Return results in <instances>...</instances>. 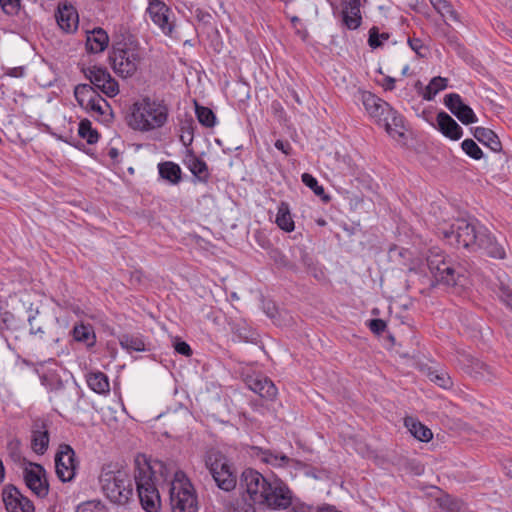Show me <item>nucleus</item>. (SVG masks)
I'll use <instances>...</instances> for the list:
<instances>
[{"label":"nucleus","mask_w":512,"mask_h":512,"mask_svg":"<svg viewBox=\"0 0 512 512\" xmlns=\"http://www.w3.org/2000/svg\"><path fill=\"white\" fill-rule=\"evenodd\" d=\"M301 179H302V182L307 187H309L311 190H313L315 195L321 197L326 202L329 201L330 198L327 195H325L324 188L318 184V181L315 177H313L309 173H303L301 176Z\"/></svg>","instance_id":"58836bf2"},{"label":"nucleus","mask_w":512,"mask_h":512,"mask_svg":"<svg viewBox=\"0 0 512 512\" xmlns=\"http://www.w3.org/2000/svg\"><path fill=\"white\" fill-rule=\"evenodd\" d=\"M72 334L73 338L77 342H81L85 344L87 347H92L96 343V336L90 325H75L72 330Z\"/></svg>","instance_id":"72a5a7b5"},{"label":"nucleus","mask_w":512,"mask_h":512,"mask_svg":"<svg viewBox=\"0 0 512 512\" xmlns=\"http://www.w3.org/2000/svg\"><path fill=\"white\" fill-rule=\"evenodd\" d=\"M318 512H341V511L337 510V509H336L335 507H333V506H329V505H327V506H323V507H321V508L318 510Z\"/></svg>","instance_id":"6e6d98bb"},{"label":"nucleus","mask_w":512,"mask_h":512,"mask_svg":"<svg viewBox=\"0 0 512 512\" xmlns=\"http://www.w3.org/2000/svg\"><path fill=\"white\" fill-rule=\"evenodd\" d=\"M3 502L8 512H34L33 503L14 486L4 488Z\"/></svg>","instance_id":"dca6fc26"},{"label":"nucleus","mask_w":512,"mask_h":512,"mask_svg":"<svg viewBox=\"0 0 512 512\" xmlns=\"http://www.w3.org/2000/svg\"><path fill=\"white\" fill-rule=\"evenodd\" d=\"M195 17L199 22H202L204 24H209L212 19L210 13L202 11L200 9L195 10Z\"/></svg>","instance_id":"603ef678"},{"label":"nucleus","mask_w":512,"mask_h":512,"mask_svg":"<svg viewBox=\"0 0 512 512\" xmlns=\"http://www.w3.org/2000/svg\"><path fill=\"white\" fill-rule=\"evenodd\" d=\"M444 104L463 124L468 125L477 122V117L472 108L462 101L459 94H447L444 98Z\"/></svg>","instance_id":"2eb2a0df"},{"label":"nucleus","mask_w":512,"mask_h":512,"mask_svg":"<svg viewBox=\"0 0 512 512\" xmlns=\"http://www.w3.org/2000/svg\"><path fill=\"white\" fill-rule=\"evenodd\" d=\"M316 222H317V224L319 226H325L326 225V220H324L322 218L318 219Z\"/></svg>","instance_id":"e2e57ef3"},{"label":"nucleus","mask_w":512,"mask_h":512,"mask_svg":"<svg viewBox=\"0 0 512 512\" xmlns=\"http://www.w3.org/2000/svg\"><path fill=\"white\" fill-rule=\"evenodd\" d=\"M100 482L105 496L115 504H126L133 495L131 479L125 472H106Z\"/></svg>","instance_id":"6e6552de"},{"label":"nucleus","mask_w":512,"mask_h":512,"mask_svg":"<svg viewBox=\"0 0 512 512\" xmlns=\"http://www.w3.org/2000/svg\"><path fill=\"white\" fill-rule=\"evenodd\" d=\"M464 368L475 378L490 381L494 373L489 365L471 356H464Z\"/></svg>","instance_id":"5701e85b"},{"label":"nucleus","mask_w":512,"mask_h":512,"mask_svg":"<svg viewBox=\"0 0 512 512\" xmlns=\"http://www.w3.org/2000/svg\"><path fill=\"white\" fill-rule=\"evenodd\" d=\"M78 134L85 139L88 144H95L99 140V133L92 128V124L88 119H83L79 123Z\"/></svg>","instance_id":"e433bc0d"},{"label":"nucleus","mask_w":512,"mask_h":512,"mask_svg":"<svg viewBox=\"0 0 512 512\" xmlns=\"http://www.w3.org/2000/svg\"><path fill=\"white\" fill-rule=\"evenodd\" d=\"M289 512H314L313 507L309 506L303 502L295 501L292 498V503L289 505Z\"/></svg>","instance_id":"de8ad7c7"},{"label":"nucleus","mask_w":512,"mask_h":512,"mask_svg":"<svg viewBox=\"0 0 512 512\" xmlns=\"http://www.w3.org/2000/svg\"><path fill=\"white\" fill-rule=\"evenodd\" d=\"M461 147L463 151L471 158L475 160H479L483 156V152L480 147L476 144V142L472 139H465Z\"/></svg>","instance_id":"79ce46f5"},{"label":"nucleus","mask_w":512,"mask_h":512,"mask_svg":"<svg viewBox=\"0 0 512 512\" xmlns=\"http://www.w3.org/2000/svg\"><path fill=\"white\" fill-rule=\"evenodd\" d=\"M21 6V0H0L2 11L10 16L17 15Z\"/></svg>","instance_id":"c03bdc74"},{"label":"nucleus","mask_w":512,"mask_h":512,"mask_svg":"<svg viewBox=\"0 0 512 512\" xmlns=\"http://www.w3.org/2000/svg\"><path fill=\"white\" fill-rule=\"evenodd\" d=\"M404 424L409 432L418 440L428 442L432 439V431L413 417H406Z\"/></svg>","instance_id":"cd10ccee"},{"label":"nucleus","mask_w":512,"mask_h":512,"mask_svg":"<svg viewBox=\"0 0 512 512\" xmlns=\"http://www.w3.org/2000/svg\"><path fill=\"white\" fill-rule=\"evenodd\" d=\"M498 295L501 301L512 309V290L503 281H500Z\"/></svg>","instance_id":"49530a36"},{"label":"nucleus","mask_w":512,"mask_h":512,"mask_svg":"<svg viewBox=\"0 0 512 512\" xmlns=\"http://www.w3.org/2000/svg\"><path fill=\"white\" fill-rule=\"evenodd\" d=\"M86 382L89 388L97 394L106 395L110 392L109 379L107 375L101 371L88 373Z\"/></svg>","instance_id":"bb28decb"},{"label":"nucleus","mask_w":512,"mask_h":512,"mask_svg":"<svg viewBox=\"0 0 512 512\" xmlns=\"http://www.w3.org/2000/svg\"><path fill=\"white\" fill-rule=\"evenodd\" d=\"M369 328L372 332L380 334L386 329V323L382 319H372L369 322Z\"/></svg>","instance_id":"3c124183"},{"label":"nucleus","mask_w":512,"mask_h":512,"mask_svg":"<svg viewBox=\"0 0 512 512\" xmlns=\"http://www.w3.org/2000/svg\"><path fill=\"white\" fill-rule=\"evenodd\" d=\"M439 131L452 140H459L463 130L460 125L446 112L441 111L436 117Z\"/></svg>","instance_id":"412c9836"},{"label":"nucleus","mask_w":512,"mask_h":512,"mask_svg":"<svg viewBox=\"0 0 512 512\" xmlns=\"http://www.w3.org/2000/svg\"><path fill=\"white\" fill-rule=\"evenodd\" d=\"M252 451L253 455L260 461L275 467H283L290 462V458L285 454L277 453L269 449L254 446L252 447Z\"/></svg>","instance_id":"b1692460"},{"label":"nucleus","mask_w":512,"mask_h":512,"mask_svg":"<svg viewBox=\"0 0 512 512\" xmlns=\"http://www.w3.org/2000/svg\"><path fill=\"white\" fill-rule=\"evenodd\" d=\"M159 467L163 477H167L166 466L161 461H149L144 455L135 458L134 480L142 508L146 512H158L161 498L155 485V469Z\"/></svg>","instance_id":"20e7f679"},{"label":"nucleus","mask_w":512,"mask_h":512,"mask_svg":"<svg viewBox=\"0 0 512 512\" xmlns=\"http://www.w3.org/2000/svg\"><path fill=\"white\" fill-rule=\"evenodd\" d=\"M85 77L96 90H100L108 97H114L119 93L117 81L110 75L106 68L89 66L82 68Z\"/></svg>","instance_id":"9d476101"},{"label":"nucleus","mask_w":512,"mask_h":512,"mask_svg":"<svg viewBox=\"0 0 512 512\" xmlns=\"http://www.w3.org/2000/svg\"><path fill=\"white\" fill-rule=\"evenodd\" d=\"M192 139H193V137H192V135H190V138L188 139V142H186V141L184 140V136H181V140L183 141V143H184L186 146L191 144Z\"/></svg>","instance_id":"680f3d73"},{"label":"nucleus","mask_w":512,"mask_h":512,"mask_svg":"<svg viewBox=\"0 0 512 512\" xmlns=\"http://www.w3.org/2000/svg\"><path fill=\"white\" fill-rule=\"evenodd\" d=\"M473 136L483 145L487 146L494 152L502 150V144L497 134L491 129L485 127H476L473 130Z\"/></svg>","instance_id":"a878e982"},{"label":"nucleus","mask_w":512,"mask_h":512,"mask_svg":"<svg viewBox=\"0 0 512 512\" xmlns=\"http://www.w3.org/2000/svg\"><path fill=\"white\" fill-rule=\"evenodd\" d=\"M174 349L177 353L189 357L192 355L191 347L184 341L176 340L174 342Z\"/></svg>","instance_id":"09e8293b"},{"label":"nucleus","mask_w":512,"mask_h":512,"mask_svg":"<svg viewBox=\"0 0 512 512\" xmlns=\"http://www.w3.org/2000/svg\"><path fill=\"white\" fill-rule=\"evenodd\" d=\"M204 463L219 489L230 492L236 488V473L222 453L213 450L207 452Z\"/></svg>","instance_id":"0eeeda50"},{"label":"nucleus","mask_w":512,"mask_h":512,"mask_svg":"<svg viewBox=\"0 0 512 512\" xmlns=\"http://www.w3.org/2000/svg\"><path fill=\"white\" fill-rule=\"evenodd\" d=\"M226 512H256V508L246 499L236 500L230 506L227 507Z\"/></svg>","instance_id":"37998d69"},{"label":"nucleus","mask_w":512,"mask_h":512,"mask_svg":"<svg viewBox=\"0 0 512 512\" xmlns=\"http://www.w3.org/2000/svg\"><path fill=\"white\" fill-rule=\"evenodd\" d=\"M448 85L447 78H443L440 76L434 77L431 79L429 84L426 87V91L423 95L424 99L431 101L434 97L442 90H444Z\"/></svg>","instance_id":"c9c22d12"},{"label":"nucleus","mask_w":512,"mask_h":512,"mask_svg":"<svg viewBox=\"0 0 512 512\" xmlns=\"http://www.w3.org/2000/svg\"><path fill=\"white\" fill-rule=\"evenodd\" d=\"M240 486L254 506L281 511L292 503V491L285 482L278 478L270 480L251 468L242 472Z\"/></svg>","instance_id":"f257e3e1"},{"label":"nucleus","mask_w":512,"mask_h":512,"mask_svg":"<svg viewBox=\"0 0 512 512\" xmlns=\"http://www.w3.org/2000/svg\"><path fill=\"white\" fill-rule=\"evenodd\" d=\"M505 469L507 474L512 477V461L505 465Z\"/></svg>","instance_id":"13d9d810"},{"label":"nucleus","mask_w":512,"mask_h":512,"mask_svg":"<svg viewBox=\"0 0 512 512\" xmlns=\"http://www.w3.org/2000/svg\"><path fill=\"white\" fill-rule=\"evenodd\" d=\"M408 45L419 57L424 58L427 56L428 48L421 39L408 38Z\"/></svg>","instance_id":"a18cd8bd"},{"label":"nucleus","mask_w":512,"mask_h":512,"mask_svg":"<svg viewBox=\"0 0 512 512\" xmlns=\"http://www.w3.org/2000/svg\"><path fill=\"white\" fill-rule=\"evenodd\" d=\"M109 155L112 157V158H115L117 155H118V152L116 149L112 148L110 151H109Z\"/></svg>","instance_id":"052dcab7"},{"label":"nucleus","mask_w":512,"mask_h":512,"mask_svg":"<svg viewBox=\"0 0 512 512\" xmlns=\"http://www.w3.org/2000/svg\"><path fill=\"white\" fill-rule=\"evenodd\" d=\"M246 384L250 390L267 400H274L277 396V388L268 377L263 375L249 376Z\"/></svg>","instance_id":"a211bd4d"},{"label":"nucleus","mask_w":512,"mask_h":512,"mask_svg":"<svg viewBox=\"0 0 512 512\" xmlns=\"http://www.w3.org/2000/svg\"><path fill=\"white\" fill-rule=\"evenodd\" d=\"M100 503L89 501L77 507L76 512H100Z\"/></svg>","instance_id":"8fccbe9b"},{"label":"nucleus","mask_w":512,"mask_h":512,"mask_svg":"<svg viewBox=\"0 0 512 512\" xmlns=\"http://www.w3.org/2000/svg\"><path fill=\"white\" fill-rule=\"evenodd\" d=\"M168 117L169 108L164 100L143 96L129 107L126 121L131 129L147 133L165 126Z\"/></svg>","instance_id":"7ed1b4c3"},{"label":"nucleus","mask_w":512,"mask_h":512,"mask_svg":"<svg viewBox=\"0 0 512 512\" xmlns=\"http://www.w3.org/2000/svg\"><path fill=\"white\" fill-rule=\"evenodd\" d=\"M160 176L171 184H178L181 181V168L174 162H163L158 165Z\"/></svg>","instance_id":"2f4dec72"},{"label":"nucleus","mask_w":512,"mask_h":512,"mask_svg":"<svg viewBox=\"0 0 512 512\" xmlns=\"http://www.w3.org/2000/svg\"><path fill=\"white\" fill-rule=\"evenodd\" d=\"M429 379L431 382L444 389H449L453 385L451 377L445 371H431L429 373Z\"/></svg>","instance_id":"ea45409f"},{"label":"nucleus","mask_w":512,"mask_h":512,"mask_svg":"<svg viewBox=\"0 0 512 512\" xmlns=\"http://www.w3.org/2000/svg\"><path fill=\"white\" fill-rule=\"evenodd\" d=\"M100 94L90 84H78L74 89V96L80 107L84 108Z\"/></svg>","instance_id":"7c9ffc66"},{"label":"nucleus","mask_w":512,"mask_h":512,"mask_svg":"<svg viewBox=\"0 0 512 512\" xmlns=\"http://www.w3.org/2000/svg\"><path fill=\"white\" fill-rule=\"evenodd\" d=\"M172 512H197L198 501L195 489L184 472L176 471L170 487Z\"/></svg>","instance_id":"423d86ee"},{"label":"nucleus","mask_w":512,"mask_h":512,"mask_svg":"<svg viewBox=\"0 0 512 512\" xmlns=\"http://www.w3.org/2000/svg\"><path fill=\"white\" fill-rule=\"evenodd\" d=\"M343 21L349 29H357L361 25L360 0H344Z\"/></svg>","instance_id":"4be33fe9"},{"label":"nucleus","mask_w":512,"mask_h":512,"mask_svg":"<svg viewBox=\"0 0 512 512\" xmlns=\"http://www.w3.org/2000/svg\"><path fill=\"white\" fill-rule=\"evenodd\" d=\"M361 101L370 117L383 126L390 136L403 135V118L389 103L368 91L361 93Z\"/></svg>","instance_id":"39448f33"},{"label":"nucleus","mask_w":512,"mask_h":512,"mask_svg":"<svg viewBox=\"0 0 512 512\" xmlns=\"http://www.w3.org/2000/svg\"><path fill=\"white\" fill-rule=\"evenodd\" d=\"M450 43L455 44L456 46H459L458 40L455 36L448 39Z\"/></svg>","instance_id":"bf43d9fd"},{"label":"nucleus","mask_w":512,"mask_h":512,"mask_svg":"<svg viewBox=\"0 0 512 512\" xmlns=\"http://www.w3.org/2000/svg\"><path fill=\"white\" fill-rule=\"evenodd\" d=\"M76 468L77 462L74 450L69 445H60L55 457L57 477L62 482H69L75 477Z\"/></svg>","instance_id":"f8f14e48"},{"label":"nucleus","mask_w":512,"mask_h":512,"mask_svg":"<svg viewBox=\"0 0 512 512\" xmlns=\"http://www.w3.org/2000/svg\"><path fill=\"white\" fill-rule=\"evenodd\" d=\"M274 145L278 150L283 152L285 155H289L291 153L292 148L288 141L276 140Z\"/></svg>","instance_id":"864d4df0"},{"label":"nucleus","mask_w":512,"mask_h":512,"mask_svg":"<svg viewBox=\"0 0 512 512\" xmlns=\"http://www.w3.org/2000/svg\"><path fill=\"white\" fill-rule=\"evenodd\" d=\"M31 446L35 453L43 455L49 445V432L44 421H36L31 431Z\"/></svg>","instance_id":"aec40b11"},{"label":"nucleus","mask_w":512,"mask_h":512,"mask_svg":"<svg viewBox=\"0 0 512 512\" xmlns=\"http://www.w3.org/2000/svg\"><path fill=\"white\" fill-rule=\"evenodd\" d=\"M109 59L114 72L123 78L132 76L137 71L140 61L135 50L121 48H114Z\"/></svg>","instance_id":"9b49d317"},{"label":"nucleus","mask_w":512,"mask_h":512,"mask_svg":"<svg viewBox=\"0 0 512 512\" xmlns=\"http://www.w3.org/2000/svg\"><path fill=\"white\" fill-rule=\"evenodd\" d=\"M11 75H12L13 77H16V76H17V74H16L15 72H14V73H11Z\"/></svg>","instance_id":"69168bd1"},{"label":"nucleus","mask_w":512,"mask_h":512,"mask_svg":"<svg viewBox=\"0 0 512 512\" xmlns=\"http://www.w3.org/2000/svg\"><path fill=\"white\" fill-rule=\"evenodd\" d=\"M109 43L108 34L102 28H95L87 32L86 49L91 53L104 51Z\"/></svg>","instance_id":"393cba45"},{"label":"nucleus","mask_w":512,"mask_h":512,"mask_svg":"<svg viewBox=\"0 0 512 512\" xmlns=\"http://www.w3.org/2000/svg\"><path fill=\"white\" fill-rule=\"evenodd\" d=\"M408 69H409V67H408V66H406V67L403 69V74H406V73H407V71H408Z\"/></svg>","instance_id":"0e129e2a"},{"label":"nucleus","mask_w":512,"mask_h":512,"mask_svg":"<svg viewBox=\"0 0 512 512\" xmlns=\"http://www.w3.org/2000/svg\"><path fill=\"white\" fill-rule=\"evenodd\" d=\"M183 164L192 175L200 182L206 183L210 178L208 165L199 158L192 149H187L183 158Z\"/></svg>","instance_id":"6ab92c4d"},{"label":"nucleus","mask_w":512,"mask_h":512,"mask_svg":"<svg viewBox=\"0 0 512 512\" xmlns=\"http://www.w3.org/2000/svg\"><path fill=\"white\" fill-rule=\"evenodd\" d=\"M83 109L91 113L93 116L103 117L104 119H107L112 114L111 106L101 95L93 99L89 105Z\"/></svg>","instance_id":"f704fd0d"},{"label":"nucleus","mask_w":512,"mask_h":512,"mask_svg":"<svg viewBox=\"0 0 512 512\" xmlns=\"http://www.w3.org/2000/svg\"><path fill=\"white\" fill-rule=\"evenodd\" d=\"M196 116L198 121L206 127H213L216 123V116L208 107L196 104Z\"/></svg>","instance_id":"4c0bfd02"},{"label":"nucleus","mask_w":512,"mask_h":512,"mask_svg":"<svg viewBox=\"0 0 512 512\" xmlns=\"http://www.w3.org/2000/svg\"><path fill=\"white\" fill-rule=\"evenodd\" d=\"M441 233L451 244L472 250H483L489 257L495 259L506 257L503 244L499 243L489 230L475 219H456L448 229H441Z\"/></svg>","instance_id":"f03ea898"},{"label":"nucleus","mask_w":512,"mask_h":512,"mask_svg":"<svg viewBox=\"0 0 512 512\" xmlns=\"http://www.w3.org/2000/svg\"><path fill=\"white\" fill-rule=\"evenodd\" d=\"M427 266L438 282L452 286L457 283L459 273L456 271L453 262L447 259L443 250L432 247L427 255Z\"/></svg>","instance_id":"1a4fd4ad"},{"label":"nucleus","mask_w":512,"mask_h":512,"mask_svg":"<svg viewBox=\"0 0 512 512\" xmlns=\"http://www.w3.org/2000/svg\"><path fill=\"white\" fill-rule=\"evenodd\" d=\"M119 344L130 353L146 351V344L140 335L123 334L119 337Z\"/></svg>","instance_id":"473e14b6"},{"label":"nucleus","mask_w":512,"mask_h":512,"mask_svg":"<svg viewBox=\"0 0 512 512\" xmlns=\"http://www.w3.org/2000/svg\"><path fill=\"white\" fill-rule=\"evenodd\" d=\"M433 8L440 14L444 22L447 24V19L454 22H460V16L454 9L451 2L448 0H429Z\"/></svg>","instance_id":"c756f323"},{"label":"nucleus","mask_w":512,"mask_h":512,"mask_svg":"<svg viewBox=\"0 0 512 512\" xmlns=\"http://www.w3.org/2000/svg\"><path fill=\"white\" fill-rule=\"evenodd\" d=\"M274 253H275V254H277V255L279 256V258H278V259H277V258H275V261H276V262H279V263H281V264H283V265H285V266H286V265H287V263H286V261H285V256H284V255H282V254H281L279 251H277V250H275V251H274Z\"/></svg>","instance_id":"4d7b16f0"},{"label":"nucleus","mask_w":512,"mask_h":512,"mask_svg":"<svg viewBox=\"0 0 512 512\" xmlns=\"http://www.w3.org/2000/svg\"><path fill=\"white\" fill-rule=\"evenodd\" d=\"M55 17L57 24L64 32L73 33L77 30L79 25L78 12L76 8L67 1L59 3Z\"/></svg>","instance_id":"f3484780"},{"label":"nucleus","mask_w":512,"mask_h":512,"mask_svg":"<svg viewBox=\"0 0 512 512\" xmlns=\"http://www.w3.org/2000/svg\"><path fill=\"white\" fill-rule=\"evenodd\" d=\"M390 37L389 33L379 32V28L376 26H373L369 30V38H368V44L371 48L375 49L380 46H382L383 42L388 40Z\"/></svg>","instance_id":"a19ab883"},{"label":"nucleus","mask_w":512,"mask_h":512,"mask_svg":"<svg viewBox=\"0 0 512 512\" xmlns=\"http://www.w3.org/2000/svg\"><path fill=\"white\" fill-rule=\"evenodd\" d=\"M23 478L26 486L38 497H45L49 491L46 479V471L36 463H29L23 470Z\"/></svg>","instance_id":"ddd939ff"},{"label":"nucleus","mask_w":512,"mask_h":512,"mask_svg":"<svg viewBox=\"0 0 512 512\" xmlns=\"http://www.w3.org/2000/svg\"><path fill=\"white\" fill-rule=\"evenodd\" d=\"M147 14L151 21L157 25L160 30L167 36H172L174 30V22L171 20L170 8L160 0H153L149 3Z\"/></svg>","instance_id":"4468645a"},{"label":"nucleus","mask_w":512,"mask_h":512,"mask_svg":"<svg viewBox=\"0 0 512 512\" xmlns=\"http://www.w3.org/2000/svg\"><path fill=\"white\" fill-rule=\"evenodd\" d=\"M384 87L386 90H393L395 87V79L388 77L385 80Z\"/></svg>","instance_id":"5fc2aeb1"},{"label":"nucleus","mask_w":512,"mask_h":512,"mask_svg":"<svg viewBox=\"0 0 512 512\" xmlns=\"http://www.w3.org/2000/svg\"><path fill=\"white\" fill-rule=\"evenodd\" d=\"M275 223L281 230L285 232H292L295 229V223L290 212L289 204L287 202L282 201L279 204Z\"/></svg>","instance_id":"c85d7f7f"}]
</instances>
